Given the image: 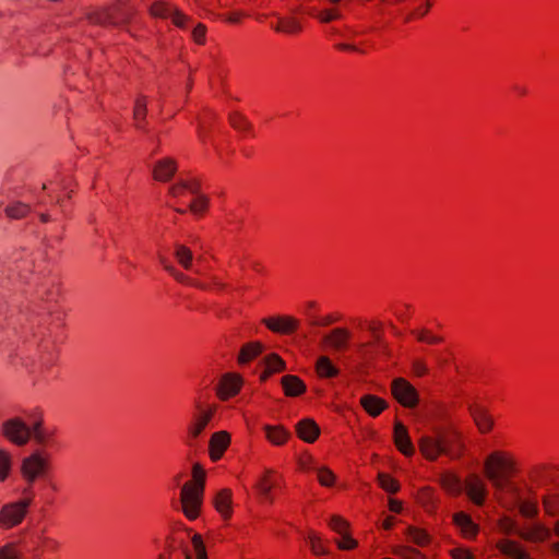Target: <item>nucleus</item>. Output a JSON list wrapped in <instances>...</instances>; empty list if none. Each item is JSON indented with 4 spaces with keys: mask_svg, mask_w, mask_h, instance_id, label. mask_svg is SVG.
<instances>
[{
    "mask_svg": "<svg viewBox=\"0 0 559 559\" xmlns=\"http://www.w3.org/2000/svg\"><path fill=\"white\" fill-rule=\"evenodd\" d=\"M187 187H189V181L179 180L176 185L169 187L168 192L170 195L177 198L183 193Z\"/></svg>",
    "mask_w": 559,
    "mask_h": 559,
    "instance_id": "bf43d9fd",
    "label": "nucleus"
},
{
    "mask_svg": "<svg viewBox=\"0 0 559 559\" xmlns=\"http://www.w3.org/2000/svg\"><path fill=\"white\" fill-rule=\"evenodd\" d=\"M419 342L435 344L441 342V337L431 335L427 330L412 331Z\"/></svg>",
    "mask_w": 559,
    "mask_h": 559,
    "instance_id": "6e6d98bb",
    "label": "nucleus"
},
{
    "mask_svg": "<svg viewBox=\"0 0 559 559\" xmlns=\"http://www.w3.org/2000/svg\"><path fill=\"white\" fill-rule=\"evenodd\" d=\"M209 199L205 195L199 194L197 199L189 204V209L192 213L199 214L206 210Z\"/></svg>",
    "mask_w": 559,
    "mask_h": 559,
    "instance_id": "8fccbe9b",
    "label": "nucleus"
},
{
    "mask_svg": "<svg viewBox=\"0 0 559 559\" xmlns=\"http://www.w3.org/2000/svg\"><path fill=\"white\" fill-rule=\"evenodd\" d=\"M394 442L397 447V449L405 455L411 456L415 452V448L411 441V438L408 436V431L406 427L400 423L396 421L394 425Z\"/></svg>",
    "mask_w": 559,
    "mask_h": 559,
    "instance_id": "dca6fc26",
    "label": "nucleus"
},
{
    "mask_svg": "<svg viewBox=\"0 0 559 559\" xmlns=\"http://www.w3.org/2000/svg\"><path fill=\"white\" fill-rule=\"evenodd\" d=\"M146 116V104L143 99L139 98L135 102L134 110H133V118L136 121V127L139 129H142L141 121L145 119Z\"/></svg>",
    "mask_w": 559,
    "mask_h": 559,
    "instance_id": "de8ad7c7",
    "label": "nucleus"
},
{
    "mask_svg": "<svg viewBox=\"0 0 559 559\" xmlns=\"http://www.w3.org/2000/svg\"><path fill=\"white\" fill-rule=\"evenodd\" d=\"M309 543L313 554L316 555H325L328 554L326 549L320 544V538L314 534L309 535Z\"/></svg>",
    "mask_w": 559,
    "mask_h": 559,
    "instance_id": "13d9d810",
    "label": "nucleus"
},
{
    "mask_svg": "<svg viewBox=\"0 0 559 559\" xmlns=\"http://www.w3.org/2000/svg\"><path fill=\"white\" fill-rule=\"evenodd\" d=\"M498 549L513 559H531V557L514 540L503 539L498 543Z\"/></svg>",
    "mask_w": 559,
    "mask_h": 559,
    "instance_id": "b1692460",
    "label": "nucleus"
},
{
    "mask_svg": "<svg viewBox=\"0 0 559 559\" xmlns=\"http://www.w3.org/2000/svg\"><path fill=\"white\" fill-rule=\"evenodd\" d=\"M380 486L388 492L394 493L400 489L399 483L386 474H379Z\"/></svg>",
    "mask_w": 559,
    "mask_h": 559,
    "instance_id": "37998d69",
    "label": "nucleus"
},
{
    "mask_svg": "<svg viewBox=\"0 0 559 559\" xmlns=\"http://www.w3.org/2000/svg\"><path fill=\"white\" fill-rule=\"evenodd\" d=\"M176 8L177 7L170 2L156 0L151 4L148 13L152 17L166 20L171 17Z\"/></svg>",
    "mask_w": 559,
    "mask_h": 559,
    "instance_id": "393cba45",
    "label": "nucleus"
},
{
    "mask_svg": "<svg viewBox=\"0 0 559 559\" xmlns=\"http://www.w3.org/2000/svg\"><path fill=\"white\" fill-rule=\"evenodd\" d=\"M177 170V164L171 158H164L156 163L153 168V176L155 180L168 181L173 178Z\"/></svg>",
    "mask_w": 559,
    "mask_h": 559,
    "instance_id": "6ab92c4d",
    "label": "nucleus"
},
{
    "mask_svg": "<svg viewBox=\"0 0 559 559\" xmlns=\"http://www.w3.org/2000/svg\"><path fill=\"white\" fill-rule=\"evenodd\" d=\"M334 48L341 51L354 52V53H364L366 49L359 44L355 41H343L336 43Z\"/></svg>",
    "mask_w": 559,
    "mask_h": 559,
    "instance_id": "49530a36",
    "label": "nucleus"
},
{
    "mask_svg": "<svg viewBox=\"0 0 559 559\" xmlns=\"http://www.w3.org/2000/svg\"><path fill=\"white\" fill-rule=\"evenodd\" d=\"M20 554L11 545H7L0 549V559H19Z\"/></svg>",
    "mask_w": 559,
    "mask_h": 559,
    "instance_id": "052dcab7",
    "label": "nucleus"
},
{
    "mask_svg": "<svg viewBox=\"0 0 559 559\" xmlns=\"http://www.w3.org/2000/svg\"><path fill=\"white\" fill-rule=\"evenodd\" d=\"M502 528L507 534L514 533L523 540L530 543H542L551 535L550 530L538 521L531 522L524 527H519L513 520L506 518Z\"/></svg>",
    "mask_w": 559,
    "mask_h": 559,
    "instance_id": "39448f33",
    "label": "nucleus"
},
{
    "mask_svg": "<svg viewBox=\"0 0 559 559\" xmlns=\"http://www.w3.org/2000/svg\"><path fill=\"white\" fill-rule=\"evenodd\" d=\"M453 559H474L473 555L463 548H456L451 551Z\"/></svg>",
    "mask_w": 559,
    "mask_h": 559,
    "instance_id": "e2e57ef3",
    "label": "nucleus"
},
{
    "mask_svg": "<svg viewBox=\"0 0 559 559\" xmlns=\"http://www.w3.org/2000/svg\"><path fill=\"white\" fill-rule=\"evenodd\" d=\"M441 484L445 490L454 495H459L463 490L461 479L452 473H444L441 476Z\"/></svg>",
    "mask_w": 559,
    "mask_h": 559,
    "instance_id": "473e14b6",
    "label": "nucleus"
},
{
    "mask_svg": "<svg viewBox=\"0 0 559 559\" xmlns=\"http://www.w3.org/2000/svg\"><path fill=\"white\" fill-rule=\"evenodd\" d=\"M530 478L539 484L543 485L545 481L550 480L551 477L548 475L546 467L544 466H536L530 471Z\"/></svg>",
    "mask_w": 559,
    "mask_h": 559,
    "instance_id": "c03bdc74",
    "label": "nucleus"
},
{
    "mask_svg": "<svg viewBox=\"0 0 559 559\" xmlns=\"http://www.w3.org/2000/svg\"><path fill=\"white\" fill-rule=\"evenodd\" d=\"M229 122L233 128L239 131H248L251 129L250 122L238 112L229 115Z\"/></svg>",
    "mask_w": 559,
    "mask_h": 559,
    "instance_id": "a19ab883",
    "label": "nucleus"
},
{
    "mask_svg": "<svg viewBox=\"0 0 559 559\" xmlns=\"http://www.w3.org/2000/svg\"><path fill=\"white\" fill-rule=\"evenodd\" d=\"M192 546H193L195 559H207L205 546L203 544L201 535H199V534L193 535Z\"/></svg>",
    "mask_w": 559,
    "mask_h": 559,
    "instance_id": "09e8293b",
    "label": "nucleus"
},
{
    "mask_svg": "<svg viewBox=\"0 0 559 559\" xmlns=\"http://www.w3.org/2000/svg\"><path fill=\"white\" fill-rule=\"evenodd\" d=\"M264 431L266 433V438L275 445H282L286 442L288 437L290 436L289 431L286 430L283 426H271L265 425Z\"/></svg>",
    "mask_w": 559,
    "mask_h": 559,
    "instance_id": "cd10ccee",
    "label": "nucleus"
},
{
    "mask_svg": "<svg viewBox=\"0 0 559 559\" xmlns=\"http://www.w3.org/2000/svg\"><path fill=\"white\" fill-rule=\"evenodd\" d=\"M32 438L38 443V444H45L48 439V433L45 430H41L40 432L32 435Z\"/></svg>",
    "mask_w": 559,
    "mask_h": 559,
    "instance_id": "338daca9",
    "label": "nucleus"
},
{
    "mask_svg": "<svg viewBox=\"0 0 559 559\" xmlns=\"http://www.w3.org/2000/svg\"><path fill=\"white\" fill-rule=\"evenodd\" d=\"M29 212V206L25 203L16 202L7 206L5 213L11 218H22Z\"/></svg>",
    "mask_w": 559,
    "mask_h": 559,
    "instance_id": "58836bf2",
    "label": "nucleus"
},
{
    "mask_svg": "<svg viewBox=\"0 0 559 559\" xmlns=\"http://www.w3.org/2000/svg\"><path fill=\"white\" fill-rule=\"evenodd\" d=\"M342 539L337 543L338 547L341 549H352L356 547L357 543L355 539H353L350 536H348L346 533L341 534Z\"/></svg>",
    "mask_w": 559,
    "mask_h": 559,
    "instance_id": "680f3d73",
    "label": "nucleus"
},
{
    "mask_svg": "<svg viewBox=\"0 0 559 559\" xmlns=\"http://www.w3.org/2000/svg\"><path fill=\"white\" fill-rule=\"evenodd\" d=\"M265 371L262 376V380H265L271 373L280 372L285 369V361L276 354H271L265 357Z\"/></svg>",
    "mask_w": 559,
    "mask_h": 559,
    "instance_id": "7c9ffc66",
    "label": "nucleus"
},
{
    "mask_svg": "<svg viewBox=\"0 0 559 559\" xmlns=\"http://www.w3.org/2000/svg\"><path fill=\"white\" fill-rule=\"evenodd\" d=\"M419 449L430 461H436L440 454L455 460L462 455L464 443L461 433L456 430H436V436H423L419 439Z\"/></svg>",
    "mask_w": 559,
    "mask_h": 559,
    "instance_id": "f257e3e1",
    "label": "nucleus"
},
{
    "mask_svg": "<svg viewBox=\"0 0 559 559\" xmlns=\"http://www.w3.org/2000/svg\"><path fill=\"white\" fill-rule=\"evenodd\" d=\"M263 350V346L261 343L254 342V343H248L246 344L239 354L238 361L240 364H246L257 357L259 354H261Z\"/></svg>",
    "mask_w": 559,
    "mask_h": 559,
    "instance_id": "2f4dec72",
    "label": "nucleus"
},
{
    "mask_svg": "<svg viewBox=\"0 0 559 559\" xmlns=\"http://www.w3.org/2000/svg\"><path fill=\"white\" fill-rule=\"evenodd\" d=\"M392 394L405 407H414L418 403L416 389L403 378L393 380Z\"/></svg>",
    "mask_w": 559,
    "mask_h": 559,
    "instance_id": "f8f14e48",
    "label": "nucleus"
},
{
    "mask_svg": "<svg viewBox=\"0 0 559 559\" xmlns=\"http://www.w3.org/2000/svg\"><path fill=\"white\" fill-rule=\"evenodd\" d=\"M195 408V413L192 415L188 426V444H192V441L202 435L215 413V407L213 406L203 407L201 404H197Z\"/></svg>",
    "mask_w": 559,
    "mask_h": 559,
    "instance_id": "9b49d317",
    "label": "nucleus"
},
{
    "mask_svg": "<svg viewBox=\"0 0 559 559\" xmlns=\"http://www.w3.org/2000/svg\"><path fill=\"white\" fill-rule=\"evenodd\" d=\"M316 369L318 374L323 378H332L338 374V369L328 356H320L318 358Z\"/></svg>",
    "mask_w": 559,
    "mask_h": 559,
    "instance_id": "c756f323",
    "label": "nucleus"
},
{
    "mask_svg": "<svg viewBox=\"0 0 559 559\" xmlns=\"http://www.w3.org/2000/svg\"><path fill=\"white\" fill-rule=\"evenodd\" d=\"M230 443L228 432L222 430L213 433L210 439V456L213 461H218Z\"/></svg>",
    "mask_w": 559,
    "mask_h": 559,
    "instance_id": "f3484780",
    "label": "nucleus"
},
{
    "mask_svg": "<svg viewBox=\"0 0 559 559\" xmlns=\"http://www.w3.org/2000/svg\"><path fill=\"white\" fill-rule=\"evenodd\" d=\"M407 535L414 544L420 547L428 545L430 542L429 535L425 531H421L417 527L409 526L407 528Z\"/></svg>",
    "mask_w": 559,
    "mask_h": 559,
    "instance_id": "f704fd0d",
    "label": "nucleus"
},
{
    "mask_svg": "<svg viewBox=\"0 0 559 559\" xmlns=\"http://www.w3.org/2000/svg\"><path fill=\"white\" fill-rule=\"evenodd\" d=\"M514 462L503 452H492L485 461V474L497 495L503 496L512 486L511 476L514 472Z\"/></svg>",
    "mask_w": 559,
    "mask_h": 559,
    "instance_id": "f03ea898",
    "label": "nucleus"
},
{
    "mask_svg": "<svg viewBox=\"0 0 559 559\" xmlns=\"http://www.w3.org/2000/svg\"><path fill=\"white\" fill-rule=\"evenodd\" d=\"M465 490L469 499L477 506H481L485 501L487 489L484 481L477 477L472 476L465 481Z\"/></svg>",
    "mask_w": 559,
    "mask_h": 559,
    "instance_id": "2eb2a0df",
    "label": "nucleus"
},
{
    "mask_svg": "<svg viewBox=\"0 0 559 559\" xmlns=\"http://www.w3.org/2000/svg\"><path fill=\"white\" fill-rule=\"evenodd\" d=\"M37 295L41 299H44V295H47L49 300L51 299V290H50V288L48 287L47 284H41L40 285V287L37 290Z\"/></svg>",
    "mask_w": 559,
    "mask_h": 559,
    "instance_id": "774afa93",
    "label": "nucleus"
},
{
    "mask_svg": "<svg viewBox=\"0 0 559 559\" xmlns=\"http://www.w3.org/2000/svg\"><path fill=\"white\" fill-rule=\"evenodd\" d=\"M499 499L507 509H518L519 513L527 520L536 519L539 513L537 501L534 499H523L518 486H512L511 489L503 493V496H500Z\"/></svg>",
    "mask_w": 559,
    "mask_h": 559,
    "instance_id": "0eeeda50",
    "label": "nucleus"
},
{
    "mask_svg": "<svg viewBox=\"0 0 559 559\" xmlns=\"http://www.w3.org/2000/svg\"><path fill=\"white\" fill-rule=\"evenodd\" d=\"M239 389H240L239 379L236 377H233V376H226L223 378V380L221 382L218 394H219L221 399L226 400V399L237 394Z\"/></svg>",
    "mask_w": 559,
    "mask_h": 559,
    "instance_id": "bb28decb",
    "label": "nucleus"
},
{
    "mask_svg": "<svg viewBox=\"0 0 559 559\" xmlns=\"http://www.w3.org/2000/svg\"><path fill=\"white\" fill-rule=\"evenodd\" d=\"M298 437L308 443H312L320 435V428L311 418H304L296 424Z\"/></svg>",
    "mask_w": 559,
    "mask_h": 559,
    "instance_id": "a211bd4d",
    "label": "nucleus"
},
{
    "mask_svg": "<svg viewBox=\"0 0 559 559\" xmlns=\"http://www.w3.org/2000/svg\"><path fill=\"white\" fill-rule=\"evenodd\" d=\"M337 320L336 317L329 314L323 318H319L316 314H309V324L311 326H328Z\"/></svg>",
    "mask_w": 559,
    "mask_h": 559,
    "instance_id": "3c124183",
    "label": "nucleus"
},
{
    "mask_svg": "<svg viewBox=\"0 0 559 559\" xmlns=\"http://www.w3.org/2000/svg\"><path fill=\"white\" fill-rule=\"evenodd\" d=\"M330 527L338 534L346 533L348 523L338 515H333L329 522Z\"/></svg>",
    "mask_w": 559,
    "mask_h": 559,
    "instance_id": "5fc2aeb1",
    "label": "nucleus"
},
{
    "mask_svg": "<svg viewBox=\"0 0 559 559\" xmlns=\"http://www.w3.org/2000/svg\"><path fill=\"white\" fill-rule=\"evenodd\" d=\"M340 15L341 14H340L338 9L331 8V9H324V10L320 11L318 14V19L322 23H330L332 21L337 20L340 17Z\"/></svg>",
    "mask_w": 559,
    "mask_h": 559,
    "instance_id": "864d4df0",
    "label": "nucleus"
},
{
    "mask_svg": "<svg viewBox=\"0 0 559 559\" xmlns=\"http://www.w3.org/2000/svg\"><path fill=\"white\" fill-rule=\"evenodd\" d=\"M318 480L322 486H331L334 483V474L326 467L318 468Z\"/></svg>",
    "mask_w": 559,
    "mask_h": 559,
    "instance_id": "603ef678",
    "label": "nucleus"
},
{
    "mask_svg": "<svg viewBox=\"0 0 559 559\" xmlns=\"http://www.w3.org/2000/svg\"><path fill=\"white\" fill-rule=\"evenodd\" d=\"M165 270L178 282L185 283L188 285L197 286L199 288H205L204 285L191 280L190 277L186 276L183 273L177 271L173 265L165 264Z\"/></svg>",
    "mask_w": 559,
    "mask_h": 559,
    "instance_id": "4c0bfd02",
    "label": "nucleus"
},
{
    "mask_svg": "<svg viewBox=\"0 0 559 559\" xmlns=\"http://www.w3.org/2000/svg\"><path fill=\"white\" fill-rule=\"evenodd\" d=\"M272 27L275 32L286 35H298L304 29L301 22L294 16L280 17Z\"/></svg>",
    "mask_w": 559,
    "mask_h": 559,
    "instance_id": "aec40b11",
    "label": "nucleus"
},
{
    "mask_svg": "<svg viewBox=\"0 0 559 559\" xmlns=\"http://www.w3.org/2000/svg\"><path fill=\"white\" fill-rule=\"evenodd\" d=\"M193 483H186L181 488L180 502L186 516L197 519L203 500L205 473L199 464L193 465Z\"/></svg>",
    "mask_w": 559,
    "mask_h": 559,
    "instance_id": "20e7f679",
    "label": "nucleus"
},
{
    "mask_svg": "<svg viewBox=\"0 0 559 559\" xmlns=\"http://www.w3.org/2000/svg\"><path fill=\"white\" fill-rule=\"evenodd\" d=\"M281 382L287 396H298L306 391V384L297 376H284Z\"/></svg>",
    "mask_w": 559,
    "mask_h": 559,
    "instance_id": "5701e85b",
    "label": "nucleus"
},
{
    "mask_svg": "<svg viewBox=\"0 0 559 559\" xmlns=\"http://www.w3.org/2000/svg\"><path fill=\"white\" fill-rule=\"evenodd\" d=\"M360 404L364 409L372 417L380 415L381 412L388 407V404L384 400L371 394L361 396Z\"/></svg>",
    "mask_w": 559,
    "mask_h": 559,
    "instance_id": "4be33fe9",
    "label": "nucleus"
},
{
    "mask_svg": "<svg viewBox=\"0 0 559 559\" xmlns=\"http://www.w3.org/2000/svg\"><path fill=\"white\" fill-rule=\"evenodd\" d=\"M90 16H93L95 22L105 25L119 26L129 24L132 21L134 10L128 7L127 3L117 1L107 8L92 13Z\"/></svg>",
    "mask_w": 559,
    "mask_h": 559,
    "instance_id": "423d86ee",
    "label": "nucleus"
},
{
    "mask_svg": "<svg viewBox=\"0 0 559 559\" xmlns=\"http://www.w3.org/2000/svg\"><path fill=\"white\" fill-rule=\"evenodd\" d=\"M435 0H381L380 13L393 20L401 19L404 23L425 16Z\"/></svg>",
    "mask_w": 559,
    "mask_h": 559,
    "instance_id": "7ed1b4c3",
    "label": "nucleus"
},
{
    "mask_svg": "<svg viewBox=\"0 0 559 559\" xmlns=\"http://www.w3.org/2000/svg\"><path fill=\"white\" fill-rule=\"evenodd\" d=\"M175 257L186 270H190L192 267L193 255L191 250L186 246L177 245L175 250Z\"/></svg>",
    "mask_w": 559,
    "mask_h": 559,
    "instance_id": "72a5a7b5",
    "label": "nucleus"
},
{
    "mask_svg": "<svg viewBox=\"0 0 559 559\" xmlns=\"http://www.w3.org/2000/svg\"><path fill=\"white\" fill-rule=\"evenodd\" d=\"M2 435L13 444L25 445L32 438L29 426L20 417L4 420L1 425Z\"/></svg>",
    "mask_w": 559,
    "mask_h": 559,
    "instance_id": "6e6552de",
    "label": "nucleus"
},
{
    "mask_svg": "<svg viewBox=\"0 0 559 559\" xmlns=\"http://www.w3.org/2000/svg\"><path fill=\"white\" fill-rule=\"evenodd\" d=\"M453 522L460 528L464 537L473 538L476 536L478 526L473 522L468 514L457 512L453 515Z\"/></svg>",
    "mask_w": 559,
    "mask_h": 559,
    "instance_id": "412c9836",
    "label": "nucleus"
},
{
    "mask_svg": "<svg viewBox=\"0 0 559 559\" xmlns=\"http://www.w3.org/2000/svg\"><path fill=\"white\" fill-rule=\"evenodd\" d=\"M369 331L372 333L374 342L378 344H381L382 342V335H381V323H371L368 326Z\"/></svg>",
    "mask_w": 559,
    "mask_h": 559,
    "instance_id": "0e129e2a",
    "label": "nucleus"
},
{
    "mask_svg": "<svg viewBox=\"0 0 559 559\" xmlns=\"http://www.w3.org/2000/svg\"><path fill=\"white\" fill-rule=\"evenodd\" d=\"M413 370L417 376H424L427 372V367L424 361L415 360L413 362Z\"/></svg>",
    "mask_w": 559,
    "mask_h": 559,
    "instance_id": "69168bd1",
    "label": "nucleus"
},
{
    "mask_svg": "<svg viewBox=\"0 0 559 559\" xmlns=\"http://www.w3.org/2000/svg\"><path fill=\"white\" fill-rule=\"evenodd\" d=\"M471 415L481 432H488L492 428L493 420L485 409L480 407L471 408Z\"/></svg>",
    "mask_w": 559,
    "mask_h": 559,
    "instance_id": "c85d7f7f",
    "label": "nucleus"
},
{
    "mask_svg": "<svg viewBox=\"0 0 559 559\" xmlns=\"http://www.w3.org/2000/svg\"><path fill=\"white\" fill-rule=\"evenodd\" d=\"M248 14L243 11H234L227 14L222 15V19L230 24H240Z\"/></svg>",
    "mask_w": 559,
    "mask_h": 559,
    "instance_id": "4d7b16f0",
    "label": "nucleus"
},
{
    "mask_svg": "<svg viewBox=\"0 0 559 559\" xmlns=\"http://www.w3.org/2000/svg\"><path fill=\"white\" fill-rule=\"evenodd\" d=\"M263 323L273 332L289 334L297 330L299 321L293 317L265 318Z\"/></svg>",
    "mask_w": 559,
    "mask_h": 559,
    "instance_id": "4468645a",
    "label": "nucleus"
},
{
    "mask_svg": "<svg viewBox=\"0 0 559 559\" xmlns=\"http://www.w3.org/2000/svg\"><path fill=\"white\" fill-rule=\"evenodd\" d=\"M12 465L11 454L0 449V481H3L10 474Z\"/></svg>",
    "mask_w": 559,
    "mask_h": 559,
    "instance_id": "e433bc0d",
    "label": "nucleus"
},
{
    "mask_svg": "<svg viewBox=\"0 0 559 559\" xmlns=\"http://www.w3.org/2000/svg\"><path fill=\"white\" fill-rule=\"evenodd\" d=\"M542 501H543L545 512L548 515L554 516V515L559 514V496L546 495L542 498Z\"/></svg>",
    "mask_w": 559,
    "mask_h": 559,
    "instance_id": "c9c22d12",
    "label": "nucleus"
},
{
    "mask_svg": "<svg viewBox=\"0 0 559 559\" xmlns=\"http://www.w3.org/2000/svg\"><path fill=\"white\" fill-rule=\"evenodd\" d=\"M273 480L269 479L267 475L263 476L258 484V489L260 491V495L263 496V498L271 503L273 502V497L271 496Z\"/></svg>",
    "mask_w": 559,
    "mask_h": 559,
    "instance_id": "79ce46f5",
    "label": "nucleus"
},
{
    "mask_svg": "<svg viewBox=\"0 0 559 559\" xmlns=\"http://www.w3.org/2000/svg\"><path fill=\"white\" fill-rule=\"evenodd\" d=\"M350 332L345 328H335L322 338V342L335 352H343L348 347Z\"/></svg>",
    "mask_w": 559,
    "mask_h": 559,
    "instance_id": "ddd939ff",
    "label": "nucleus"
},
{
    "mask_svg": "<svg viewBox=\"0 0 559 559\" xmlns=\"http://www.w3.org/2000/svg\"><path fill=\"white\" fill-rule=\"evenodd\" d=\"M170 20L176 27L181 29H186L189 26L190 22L192 21V19L189 15L183 13L178 8H176V10L174 11V14L171 15Z\"/></svg>",
    "mask_w": 559,
    "mask_h": 559,
    "instance_id": "ea45409f",
    "label": "nucleus"
},
{
    "mask_svg": "<svg viewBox=\"0 0 559 559\" xmlns=\"http://www.w3.org/2000/svg\"><path fill=\"white\" fill-rule=\"evenodd\" d=\"M48 467V461L39 451H35L24 457L21 463V474L29 484H34L38 477H41Z\"/></svg>",
    "mask_w": 559,
    "mask_h": 559,
    "instance_id": "1a4fd4ad",
    "label": "nucleus"
},
{
    "mask_svg": "<svg viewBox=\"0 0 559 559\" xmlns=\"http://www.w3.org/2000/svg\"><path fill=\"white\" fill-rule=\"evenodd\" d=\"M214 506L224 518L230 516L231 491L229 489H222L219 492H217L214 498Z\"/></svg>",
    "mask_w": 559,
    "mask_h": 559,
    "instance_id": "a878e982",
    "label": "nucleus"
},
{
    "mask_svg": "<svg viewBox=\"0 0 559 559\" xmlns=\"http://www.w3.org/2000/svg\"><path fill=\"white\" fill-rule=\"evenodd\" d=\"M206 32H207L206 26L203 23H198L193 27L192 33H191L192 40L197 45H201V46L205 45V43H206Z\"/></svg>",
    "mask_w": 559,
    "mask_h": 559,
    "instance_id": "a18cd8bd",
    "label": "nucleus"
},
{
    "mask_svg": "<svg viewBox=\"0 0 559 559\" xmlns=\"http://www.w3.org/2000/svg\"><path fill=\"white\" fill-rule=\"evenodd\" d=\"M31 499L4 504L0 510V526L11 528L19 525L26 515Z\"/></svg>",
    "mask_w": 559,
    "mask_h": 559,
    "instance_id": "9d476101",
    "label": "nucleus"
}]
</instances>
